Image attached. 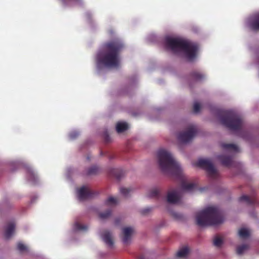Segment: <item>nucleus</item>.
I'll return each mask as SVG.
<instances>
[{
  "instance_id": "nucleus-25",
  "label": "nucleus",
  "mask_w": 259,
  "mask_h": 259,
  "mask_svg": "<svg viewBox=\"0 0 259 259\" xmlns=\"http://www.w3.org/2000/svg\"><path fill=\"white\" fill-rule=\"evenodd\" d=\"M111 215V210L108 209L105 212L99 213V217L100 219L105 220L109 218Z\"/></svg>"
},
{
  "instance_id": "nucleus-14",
  "label": "nucleus",
  "mask_w": 259,
  "mask_h": 259,
  "mask_svg": "<svg viewBox=\"0 0 259 259\" xmlns=\"http://www.w3.org/2000/svg\"><path fill=\"white\" fill-rule=\"evenodd\" d=\"M15 225L14 223H11L6 227L5 232V236L6 238H10L14 233Z\"/></svg>"
},
{
  "instance_id": "nucleus-22",
  "label": "nucleus",
  "mask_w": 259,
  "mask_h": 259,
  "mask_svg": "<svg viewBox=\"0 0 259 259\" xmlns=\"http://www.w3.org/2000/svg\"><path fill=\"white\" fill-rule=\"evenodd\" d=\"M133 189L131 188L122 187L120 189L121 193L124 196H128L133 192Z\"/></svg>"
},
{
  "instance_id": "nucleus-7",
  "label": "nucleus",
  "mask_w": 259,
  "mask_h": 259,
  "mask_svg": "<svg viewBox=\"0 0 259 259\" xmlns=\"http://www.w3.org/2000/svg\"><path fill=\"white\" fill-rule=\"evenodd\" d=\"M196 165L204 168L210 177L214 178L218 175V170L209 159L200 158L198 160Z\"/></svg>"
},
{
  "instance_id": "nucleus-8",
  "label": "nucleus",
  "mask_w": 259,
  "mask_h": 259,
  "mask_svg": "<svg viewBox=\"0 0 259 259\" xmlns=\"http://www.w3.org/2000/svg\"><path fill=\"white\" fill-rule=\"evenodd\" d=\"M135 232L134 228L131 226H125L122 228L120 237L124 245H128L131 243Z\"/></svg>"
},
{
  "instance_id": "nucleus-23",
  "label": "nucleus",
  "mask_w": 259,
  "mask_h": 259,
  "mask_svg": "<svg viewBox=\"0 0 259 259\" xmlns=\"http://www.w3.org/2000/svg\"><path fill=\"white\" fill-rule=\"evenodd\" d=\"M117 203V200L115 198L113 197H109L105 201V204L107 206H112Z\"/></svg>"
},
{
  "instance_id": "nucleus-31",
  "label": "nucleus",
  "mask_w": 259,
  "mask_h": 259,
  "mask_svg": "<svg viewBox=\"0 0 259 259\" xmlns=\"http://www.w3.org/2000/svg\"><path fill=\"white\" fill-rule=\"evenodd\" d=\"M193 75L196 80H200L204 77V75L199 72H194Z\"/></svg>"
},
{
  "instance_id": "nucleus-33",
  "label": "nucleus",
  "mask_w": 259,
  "mask_h": 259,
  "mask_svg": "<svg viewBox=\"0 0 259 259\" xmlns=\"http://www.w3.org/2000/svg\"><path fill=\"white\" fill-rule=\"evenodd\" d=\"M79 0H61V1L65 4H68V3H77Z\"/></svg>"
},
{
  "instance_id": "nucleus-16",
  "label": "nucleus",
  "mask_w": 259,
  "mask_h": 259,
  "mask_svg": "<svg viewBox=\"0 0 259 259\" xmlns=\"http://www.w3.org/2000/svg\"><path fill=\"white\" fill-rule=\"evenodd\" d=\"M251 234L250 230L246 227L241 228L238 231V235L240 237L245 239L249 236Z\"/></svg>"
},
{
  "instance_id": "nucleus-34",
  "label": "nucleus",
  "mask_w": 259,
  "mask_h": 259,
  "mask_svg": "<svg viewBox=\"0 0 259 259\" xmlns=\"http://www.w3.org/2000/svg\"><path fill=\"white\" fill-rule=\"evenodd\" d=\"M96 170L97 169L95 167H93L90 168L88 172L89 174H93L96 172Z\"/></svg>"
},
{
  "instance_id": "nucleus-10",
  "label": "nucleus",
  "mask_w": 259,
  "mask_h": 259,
  "mask_svg": "<svg viewBox=\"0 0 259 259\" xmlns=\"http://www.w3.org/2000/svg\"><path fill=\"white\" fill-rule=\"evenodd\" d=\"M76 194L78 199L81 201L92 197L94 195L89 187L84 186L76 189Z\"/></svg>"
},
{
  "instance_id": "nucleus-15",
  "label": "nucleus",
  "mask_w": 259,
  "mask_h": 259,
  "mask_svg": "<svg viewBox=\"0 0 259 259\" xmlns=\"http://www.w3.org/2000/svg\"><path fill=\"white\" fill-rule=\"evenodd\" d=\"M128 128V124L127 123L123 121H119L117 123L116 125V130L118 133H122Z\"/></svg>"
},
{
  "instance_id": "nucleus-19",
  "label": "nucleus",
  "mask_w": 259,
  "mask_h": 259,
  "mask_svg": "<svg viewBox=\"0 0 259 259\" xmlns=\"http://www.w3.org/2000/svg\"><path fill=\"white\" fill-rule=\"evenodd\" d=\"M189 253V249L187 247L181 248L177 253V256L181 258H185Z\"/></svg>"
},
{
  "instance_id": "nucleus-29",
  "label": "nucleus",
  "mask_w": 259,
  "mask_h": 259,
  "mask_svg": "<svg viewBox=\"0 0 259 259\" xmlns=\"http://www.w3.org/2000/svg\"><path fill=\"white\" fill-rule=\"evenodd\" d=\"M200 108L201 105L198 102H196L194 103L193 110L195 113H198L200 111Z\"/></svg>"
},
{
  "instance_id": "nucleus-17",
  "label": "nucleus",
  "mask_w": 259,
  "mask_h": 259,
  "mask_svg": "<svg viewBox=\"0 0 259 259\" xmlns=\"http://www.w3.org/2000/svg\"><path fill=\"white\" fill-rule=\"evenodd\" d=\"M218 158L224 165L230 166L232 165V160L231 157L230 156L220 155L218 156Z\"/></svg>"
},
{
  "instance_id": "nucleus-5",
  "label": "nucleus",
  "mask_w": 259,
  "mask_h": 259,
  "mask_svg": "<svg viewBox=\"0 0 259 259\" xmlns=\"http://www.w3.org/2000/svg\"><path fill=\"white\" fill-rule=\"evenodd\" d=\"M220 119L223 125L233 131L240 130L242 126V121L240 116L232 111L223 112Z\"/></svg>"
},
{
  "instance_id": "nucleus-6",
  "label": "nucleus",
  "mask_w": 259,
  "mask_h": 259,
  "mask_svg": "<svg viewBox=\"0 0 259 259\" xmlns=\"http://www.w3.org/2000/svg\"><path fill=\"white\" fill-rule=\"evenodd\" d=\"M196 132V126L193 124H191L187 126L185 131L177 134V139L182 144L188 143L194 138Z\"/></svg>"
},
{
  "instance_id": "nucleus-20",
  "label": "nucleus",
  "mask_w": 259,
  "mask_h": 259,
  "mask_svg": "<svg viewBox=\"0 0 259 259\" xmlns=\"http://www.w3.org/2000/svg\"><path fill=\"white\" fill-rule=\"evenodd\" d=\"M27 176L28 179L30 181H31L33 183H35L36 181L37 177L34 171L31 169L29 168L27 170Z\"/></svg>"
},
{
  "instance_id": "nucleus-27",
  "label": "nucleus",
  "mask_w": 259,
  "mask_h": 259,
  "mask_svg": "<svg viewBox=\"0 0 259 259\" xmlns=\"http://www.w3.org/2000/svg\"><path fill=\"white\" fill-rule=\"evenodd\" d=\"M17 248L20 251L23 252L27 249V247L22 242H19L17 244Z\"/></svg>"
},
{
  "instance_id": "nucleus-9",
  "label": "nucleus",
  "mask_w": 259,
  "mask_h": 259,
  "mask_svg": "<svg viewBox=\"0 0 259 259\" xmlns=\"http://www.w3.org/2000/svg\"><path fill=\"white\" fill-rule=\"evenodd\" d=\"M246 25L251 30H259V12L249 16L246 21Z\"/></svg>"
},
{
  "instance_id": "nucleus-12",
  "label": "nucleus",
  "mask_w": 259,
  "mask_h": 259,
  "mask_svg": "<svg viewBox=\"0 0 259 259\" xmlns=\"http://www.w3.org/2000/svg\"><path fill=\"white\" fill-rule=\"evenodd\" d=\"M100 236L104 243L110 248H112L114 245L113 236L109 231L104 230L100 233Z\"/></svg>"
},
{
  "instance_id": "nucleus-32",
  "label": "nucleus",
  "mask_w": 259,
  "mask_h": 259,
  "mask_svg": "<svg viewBox=\"0 0 259 259\" xmlns=\"http://www.w3.org/2000/svg\"><path fill=\"white\" fill-rule=\"evenodd\" d=\"M152 207H148L143 209L141 210V212L144 214H146L148 213V212H150L152 210Z\"/></svg>"
},
{
  "instance_id": "nucleus-3",
  "label": "nucleus",
  "mask_w": 259,
  "mask_h": 259,
  "mask_svg": "<svg viewBox=\"0 0 259 259\" xmlns=\"http://www.w3.org/2000/svg\"><path fill=\"white\" fill-rule=\"evenodd\" d=\"M165 46L174 53L183 56L188 61H192L196 57L198 50L195 43L177 37H166Z\"/></svg>"
},
{
  "instance_id": "nucleus-21",
  "label": "nucleus",
  "mask_w": 259,
  "mask_h": 259,
  "mask_svg": "<svg viewBox=\"0 0 259 259\" xmlns=\"http://www.w3.org/2000/svg\"><path fill=\"white\" fill-rule=\"evenodd\" d=\"M248 248V246L246 244H243L240 246H238L237 247L236 251L237 254H243L245 251H246Z\"/></svg>"
},
{
  "instance_id": "nucleus-26",
  "label": "nucleus",
  "mask_w": 259,
  "mask_h": 259,
  "mask_svg": "<svg viewBox=\"0 0 259 259\" xmlns=\"http://www.w3.org/2000/svg\"><path fill=\"white\" fill-rule=\"evenodd\" d=\"M159 193V190L157 188L152 189L148 193V196L149 197H153L156 196Z\"/></svg>"
},
{
  "instance_id": "nucleus-24",
  "label": "nucleus",
  "mask_w": 259,
  "mask_h": 259,
  "mask_svg": "<svg viewBox=\"0 0 259 259\" xmlns=\"http://www.w3.org/2000/svg\"><path fill=\"white\" fill-rule=\"evenodd\" d=\"M222 238L219 236H216L213 240V244L217 247H220L223 244Z\"/></svg>"
},
{
  "instance_id": "nucleus-11",
  "label": "nucleus",
  "mask_w": 259,
  "mask_h": 259,
  "mask_svg": "<svg viewBox=\"0 0 259 259\" xmlns=\"http://www.w3.org/2000/svg\"><path fill=\"white\" fill-rule=\"evenodd\" d=\"M181 194L179 190H172L168 192L166 196L167 202L170 204H178L180 202Z\"/></svg>"
},
{
  "instance_id": "nucleus-4",
  "label": "nucleus",
  "mask_w": 259,
  "mask_h": 259,
  "mask_svg": "<svg viewBox=\"0 0 259 259\" xmlns=\"http://www.w3.org/2000/svg\"><path fill=\"white\" fill-rule=\"evenodd\" d=\"M196 221L199 226H205L219 225L224 222V219L218 208L209 206L197 213Z\"/></svg>"
},
{
  "instance_id": "nucleus-2",
  "label": "nucleus",
  "mask_w": 259,
  "mask_h": 259,
  "mask_svg": "<svg viewBox=\"0 0 259 259\" xmlns=\"http://www.w3.org/2000/svg\"><path fill=\"white\" fill-rule=\"evenodd\" d=\"M123 48L120 40L111 41L104 45L96 57L97 67L100 70L104 68H114L120 65L119 52Z\"/></svg>"
},
{
  "instance_id": "nucleus-28",
  "label": "nucleus",
  "mask_w": 259,
  "mask_h": 259,
  "mask_svg": "<svg viewBox=\"0 0 259 259\" xmlns=\"http://www.w3.org/2000/svg\"><path fill=\"white\" fill-rule=\"evenodd\" d=\"M79 135V132L76 131L71 132L69 135V138L71 140H74Z\"/></svg>"
},
{
  "instance_id": "nucleus-30",
  "label": "nucleus",
  "mask_w": 259,
  "mask_h": 259,
  "mask_svg": "<svg viewBox=\"0 0 259 259\" xmlns=\"http://www.w3.org/2000/svg\"><path fill=\"white\" fill-rule=\"evenodd\" d=\"M239 200L240 201H246L248 203H251L252 201L250 200L249 197L248 196L246 195H243L241 197H240Z\"/></svg>"
},
{
  "instance_id": "nucleus-18",
  "label": "nucleus",
  "mask_w": 259,
  "mask_h": 259,
  "mask_svg": "<svg viewBox=\"0 0 259 259\" xmlns=\"http://www.w3.org/2000/svg\"><path fill=\"white\" fill-rule=\"evenodd\" d=\"M88 228V226L86 225L81 224L78 222L75 223L73 227L74 231H84Z\"/></svg>"
},
{
  "instance_id": "nucleus-1",
  "label": "nucleus",
  "mask_w": 259,
  "mask_h": 259,
  "mask_svg": "<svg viewBox=\"0 0 259 259\" xmlns=\"http://www.w3.org/2000/svg\"><path fill=\"white\" fill-rule=\"evenodd\" d=\"M157 159L159 167L163 172L182 179L181 187L183 191L192 192L196 189V184L185 176L181 165L168 150L163 148L158 150Z\"/></svg>"
},
{
  "instance_id": "nucleus-13",
  "label": "nucleus",
  "mask_w": 259,
  "mask_h": 259,
  "mask_svg": "<svg viewBox=\"0 0 259 259\" xmlns=\"http://www.w3.org/2000/svg\"><path fill=\"white\" fill-rule=\"evenodd\" d=\"M221 147L224 152L230 154H232L239 151L238 147L234 144L222 143Z\"/></svg>"
}]
</instances>
